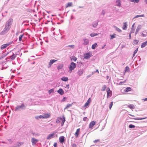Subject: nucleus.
<instances>
[{
    "mask_svg": "<svg viewBox=\"0 0 147 147\" xmlns=\"http://www.w3.org/2000/svg\"><path fill=\"white\" fill-rule=\"evenodd\" d=\"M61 120L62 118L61 117H58L57 119L56 122L57 123H60Z\"/></svg>",
    "mask_w": 147,
    "mask_h": 147,
    "instance_id": "obj_25",
    "label": "nucleus"
},
{
    "mask_svg": "<svg viewBox=\"0 0 147 147\" xmlns=\"http://www.w3.org/2000/svg\"><path fill=\"white\" fill-rule=\"evenodd\" d=\"M76 145L75 144H73L72 145V147H76Z\"/></svg>",
    "mask_w": 147,
    "mask_h": 147,
    "instance_id": "obj_56",
    "label": "nucleus"
},
{
    "mask_svg": "<svg viewBox=\"0 0 147 147\" xmlns=\"http://www.w3.org/2000/svg\"><path fill=\"white\" fill-rule=\"evenodd\" d=\"M72 5V3L71 2L68 3L66 5V8L68 7H71Z\"/></svg>",
    "mask_w": 147,
    "mask_h": 147,
    "instance_id": "obj_28",
    "label": "nucleus"
},
{
    "mask_svg": "<svg viewBox=\"0 0 147 147\" xmlns=\"http://www.w3.org/2000/svg\"><path fill=\"white\" fill-rule=\"evenodd\" d=\"M130 1L134 3H138L139 2V0H131Z\"/></svg>",
    "mask_w": 147,
    "mask_h": 147,
    "instance_id": "obj_39",
    "label": "nucleus"
},
{
    "mask_svg": "<svg viewBox=\"0 0 147 147\" xmlns=\"http://www.w3.org/2000/svg\"><path fill=\"white\" fill-rule=\"evenodd\" d=\"M90 57V55L88 53H86L84 55V58L85 59H87L89 58Z\"/></svg>",
    "mask_w": 147,
    "mask_h": 147,
    "instance_id": "obj_16",
    "label": "nucleus"
},
{
    "mask_svg": "<svg viewBox=\"0 0 147 147\" xmlns=\"http://www.w3.org/2000/svg\"><path fill=\"white\" fill-rule=\"evenodd\" d=\"M23 144L22 142H19L18 143V146H21Z\"/></svg>",
    "mask_w": 147,
    "mask_h": 147,
    "instance_id": "obj_47",
    "label": "nucleus"
},
{
    "mask_svg": "<svg viewBox=\"0 0 147 147\" xmlns=\"http://www.w3.org/2000/svg\"><path fill=\"white\" fill-rule=\"evenodd\" d=\"M134 25H135V24H133V25H132V28H134Z\"/></svg>",
    "mask_w": 147,
    "mask_h": 147,
    "instance_id": "obj_63",
    "label": "nucleus"
},
{
    "mask_svg": "<svg viewBox=\"0 0 147 147\" xmlns=\"http://www.w3.org/2000/svg\"><path fill=\"white\" fill-rule=\"evenodd\" d=\"M59 140L61 143H63L65 141L64 137L63 136H61L59 138Z\"/></svg>",
    "mask_w": 147,
    "mask_h": 147,
    "instance_id": "obj_13",
    "label": "nucleus"
},
{
    "mask_svg": "<svg viewBox=\"0 0 147 147\" xmlns=\"http://www.w3.org/2000/svg\"><path fill=\"white\" fill-rule=\"evenodd\" d=\"M10 27L6 25H5V27L3 30L1 32L0 34L1 35H3L6 33L9 30Z\"/></svg>",
    "mask_w": 147,
    "mask_h": 147,
    "instance_id": "obj_1",
    "label": "nucleus"
},
{
    "mask_svg": "<svg viewBox=\"0 0 147 147\" xmlns=\"http://www.w3.org/2000/svg\"><path fill=\"white\" fill-rule=\"evenodd\" d=\"M91 101V98H89L86 102L84 105V107H87L88 106L90 103Z\"/></svg>",
    "mask_w": 147,
    "mask_h": 147,
    "instance_id": "obj_7",
    "label": "nucleus"
},
{
    "mask_svg": "<svg viewBox=\"0 0 147 147\" xmlns=\"http://www.w3.org/2000/svg\"><path fill=\"white\" fill-rule=\"evenodd\" d=\"M96 72H97L98 73H99V71L98 69L96 70Z\"/></svg>",
    "mask_w": 147,
    "mask_h": 147,
    "instance_id": "obj_62",
    "label": "nucleus"
},
{
    "mask_svg": "<svg viewBox=\"0 0 147 147\" xmlns=\"http://www.w3.org/2000/svg\"><path fill=\"white\" fill-rule=\"evenodd\" d=\"M9 45V44H4L1 45V49L3 50L4 49L6 48L7 46H8Z\"/></svg>",
    "mask_w": 147,
    "mask_h": 147,
    "instance_id": "obj_14",
    "label": "nucleus"
},
{
    "mask_svg": "<svg viewBox=\"0 0 147 147\" xmlns=\"http://www.w3.org/2000/svg\"><path fill=\"white\" fill-rule=\"evenodd\" d=\"M51 115L50 114L45 113L44 114V117L45 118H47L50 117Z\"/></svg>",
    "mask_w": 147,
    "mask_h": 147,
    "instance_id": "obj_18",
    "label": "nucleus"
},
{
    "mask_svg": "<svg viewBox=\"0 0 147 147\" xmlns=\"http://www.w3.org/2000/svg\"><path fill=\"white\" fill-rule=\"evenodd\" d=\"M76 64L73 62H72L70 64L69 67V69L71 71L72 70L74 69L76 67Z\"/></svg>",
    "mask_w": 147,
    "mask_h": 147,
    "instance_id": "obj_2",
    "label": "nucleus"
},
{
    "mask_svg": "<svg viewBox=\"0 0 147 147\" xmlns=\"http://www.w3.org/2000/svg\"><path fill=\"white\" fill-rule=\"evenodd\" d=\"M107 97L108 98L109 97H110L112 95V92L110 90V88H107Z\"/></svg>",
    "mask_w": 147,
    "mask_h": 147,
    "instance_id": "obj_4",
    "label": "nucleus"
},
{
    "mask_svg": "<svg viewBox=\"0 0 147 147\" xmlns=\"http://www.w3.org/2000/svg\"><path fill=\"white\" fill-rule=\"evenodd\" d=\"M135 127V125L132 124H130L129 125V127L130 128H134Z\"/></svg>",
    "mask_w": 147,
    "mask_h": 147,
    "instance_id": "obj_42",
    "label": "nucleus"
},
{
    "mask_svg": "<svg viewBox=\"0 0 147 147\" xmlns=\"http://www.w3.org/2000/svg\"><path fill=\"white\" fill-rule=\"evenodd\" d=\"M131 33H130L129 34V39H131Z\"/></svg>",
    "mask_w": 147,
    "mask_h": 147,
    "instance_id": "obj_59",
    "label": "nucleus"
},
{
    "mask_svg": "<svg viewBox=\"0 0 147 147\" xmlns=\"http://www.w3.org/2000/svg\"><path fill=\"white\" fill-rule=\"evenodd\" d=\"M98 35V34L94 33H92L90 34V36L92 37H94L95 36H97Z\"/></svg>",
    "mask_w": 147,
    "mask_h": 147,
    "instance_id": "obj_34",
    "label": "nucleus"
},
{
    "mask_svg": "<svg viewBox=\"0 0 147 147\" xmlns=\"http://www.w3.org/2000/svg\"><path fill=\"white\" fill-rule=\"evenodd\" d=\"M61 79L63 81H67L68 80V78L67 77H63L61 78Z\"/></svg>",
    "mask_w": 147,
    "mask_h": 147,
    "instance_id": "obj_30",
    "label": "nucleus"
},
{
    "mask_svg": "<svg viewBox=\"0 0 147 147\" xmlns=\"http://www.w3.org/2000/svg\"><path fill=\"white\" fill-rule=\"evenodd\" d=\"M39 118H42L43 119H44V116L40 115V116H39Z\"/></svg>",
    "mask_w": 147,
    "mask_h": 147,
    "instance_id": "obj_57",
    "label": "nucleus"
},
{
    "mask_svg": "<svg viewBox=\"0 0 147 147\" xmlns=\"http://www.w3.org/2000/svg\"><path fill=\"white\" fill-rule=\"evenodd\" d=\"M113 102H112L110 103V104H109V106L110 109H111V108L112 107L113 105Z\"/></svg>",
    "mask_w": 147,
    "mask_h": 147,
    "instance_id": "obj_40",
    "label": "nucleus"
},
{
    "mask_svg": "<svg viewBox=\"0 0 147 147\" xmlns=\"http://www.w3.org/2000/svg\"><path fill=\"white\" fill-rule=\"evenodd\" d=\"M54 91L53 89H51V90H50L49 91V94H51L52 92H53Z\"/></svg>",
    "mask_w": 147,
    "mask_h": 147,
    "instance_id": "obj_45",
    "label": "nucleus"
},
{
    "mask_svg": "<svg viewBox=\"0 0 147 147\" xmlns=\"http://www.w3.org/2000/svg\"><path fill=\"white\" fill-rule=\"evenodd\" d=\"M135 30V28H131V32H130V33H134V32Z\"/></svg>",
    "mask_w": 147,
    "mask_h": 147,
    "instance_id": "obj_43",
    "label": "nucleus"
},
{
    "mask_svg": "<svg viewBox=\"0 0 147 147\" xmlns=\"http://www.w3.org/2000/svg\"><path fill=\"white\" fill-rule=\"evenodd\" d=\"M84 45H88L89 43V40L88 39H84Z\"/></svg>",
    "mask_w": 147,
    "mask_h": 147,
    "instance_id": "obj_19",
    "label": "nucleus"
},
{
    "mask_svg": "<svg viewBox=\"0 0 147 147\" xmlns=\"http://www.w3.org/2000/svg\"><path fill=\"white\" fill-rule=\"evenodd\" d=\"M97 47V45L96 43H95L92 46V48L93 49H94L96 47Z\"/></svg>",
    "mask_w": 147,
    "mask_h": 147,
    "instance_id": "obj_27",
    "label": "nucleus"
},
{
    "mask_svg": "<svg viewBox=\"0 0 147 147\" xmlns=\"http://www.w3.org/2000/svg\"><path fill=\"white\" fill-rule=\"evenodd\" d=\"M115 35H116V34H114L113 35H110V36H111V39H113V38H115Z\"/></svg>",
    "mask_w": 147,
    "mask_h": 147,
    "instance_id": "obj_36",
    "label": "nucleus"
},
{
    "mask_svg": "<svg viewBox=\"0 0 147 147\" xmlns=\"http://www.w3.org/2000/svg\"><path fill=\"white\" fill-rule=\"evenodd\" d=\"M57 144L56 143H55L53 145L54 146V147H57Z\"/></svg>",
    "mask_w": 147,
    "mask_h": 147,
    "instance_id": "obj_58",
    "label": "nucleus"
},
{
    "mask_svg": "<svg viewBox=\"0 0 147 147\" xmlns=\"http://www.w3.org/2000/svg\"><path fill=\"white\" fill-rule=\"evenodd\" d=\"M57 92L58 93L61 95H63L64 94V92L61 88L59 90L57 91Z\"/></svg>",
    "mask_w": 147,
    "mask_h": 147,
    "instance_id": "obj_17",
    "label": "nucleus"
},
{
    "mask_svg": "<svg viewBox=\"0 0 147 147\" xmlns=\"http://www.w3.org/2000/svg\"><path fill=\"white\" fill-rule=\"evenodd\" d=\"M55 133H53V134H50L49 135L47 138V140L50 139L53 137L54 135H55Z\"/></svg>",
    "mask_w": 147,
    "mask_h": 147,
    "instance_id": "obj_10",
    "label": "nucleus"
},
{
    "mask_svg": "<svg viewBox=\"0 0 147 147\" xmlns=\"http://www.w3.org/2000/svg\"><path fill=\"white\" fill-rule=\"evenodd\" d=\"M144 17V14H142V15H137L134 18H138V17Z\"/></svg>",
    "mask_w": 147,
    "mask_h": 147,
    "instance_id": "obj_37",
    "label": "nucleus"
},
{
    "mask_svg": "<svg viewBox=\"0 0 147 147\" xmlns=\"http://www.w3.org/2000/svg\"><path fill=\"white\" fill-rule=\"evenodd\" d=\"M65 121V117L64 116H63V117L62 120V121L61 123V126H62L63 125Z\"/></svg>",
    "mask_w": 147,
    "mask_h": 147,
    "instance_id": "obj_29",
    "label": "nucleus"
},
{
    "mask_svg": "<svg viewBox=\"0 0 147 147\" xmlns=\"http://www.w3.org/2000/svg\"><path fill=\"white\" fill-rule=\"evenodd\" d=\"M23 36V34L20 35L19 37V40L20 41H21L22 39Z\"/></svg>",
    "mask_w": 147,
    "mask_h": 147,
    "instance_id": "obj_46",
    "label": "nucleus"
},
{
    "mask_svg": "<svg viewBox=\"0 0 147 147\" xmlns=\"http://www.w3.org/2000/svg\"><path fill=\"white\" fill-rule=\"evenodd\" d=\"M25 106L24 104L23 103H22L21 105L17 106L15 109V110L16 111H18L20 109H23V108Z\"/></svg>",
    "mask_w": 147,
    "mask_h": 147,
    "instance_id": "obj_3",
    "label": "nucleus"
},
{
    "mask_svg": "<svg viewBox=\"0 0 147 147\" xmlns=\"http://www.w3.org/2000/svg\"><path fill=\"white\" fill-rule=\"evenodd\" d=\"M92 25L93 27L94 28H95L98 25V22H95L93 23Z\"/></svg>",
    "mask_w": 147,
    "mask_h": 147,
    "instance_id": "obj_33",
    "label": "nucleus"
},
{
    "mask_svg": "<svg viewBox=\"0 0 147 147\" xmlns=\"http://www.w3.org/2000/svg\"><path fill=\"white\" fill-rule=\"evenodd\" d=\"M100 142V140L99 139L95 140L93 141V142L94 143H96L97 142Z\"/></svg>",
    "mask_w": 147,
    "mask_h": 147,
    "instance_id": "obj_48",
    "label": "nucleus"
},
{
    "mask_svg": "<svg viewBox=\"0 0 147 147\" xmlns=\"http://www.w3.org/2000/svg\"><path fill=\"white\" fill-rule=\"evenodd\" d=\"M145 2H146V3L147 4V0H145Z\"/></svg>",
    "mask_w": 147,
    "mask_h": 147,
    "instance_id": "obj_64",
    "label": "nucleus"
},
{
    "mask_svg": "<svg viewBox=\"0 0 147 147\" xmlns=\"http://www.w3.org/2000/svg\"><path fill=\"white\" fill-rule=\"evenodd\" d=\"M138 51V48H137L134 52L133 57H134L135 56V54L137 53Z\"/></svg>",
    "mask_w": 147,
    "mask_h": 147,
    "instance_id": "obj_44",
    "label": "nucleus"
},
{
    "mask_svg": "<svg viewBox=\"0 0 147 147\" xmlns=\"http://www.w3.org/2000/svg\"><path fill=\"white\" fill-rule=\"evenodd\" d=\"M129 67L128 66H127L125 68V71H128L129 70Z\"/></svg>",
    "mask_w": 147,
    "mask_h": 147,
    "instance_id": "obj_50",
    "label": "nucleus"
},
{
    "mask_svg": "<svg viewBox=\"0 0 147 147\" xmlns=\"http://www.w3.org/2000/svg\"><path fill=\"white\" fill-rule=\"evenodd\" d=\"M84 72V70L83 69H80L77 72L79 76H81L83 73Z\"/></svg>",
    "mask_w": 147,
    "mask_h": 147,
    "instance_id": "obj_9",
    "label": "nucleus"
},
{
    "mask_svg": "<svg viewBox=\"0 0 147 147\" xmlns=\"http://www.w3.org/2000/svg\"><path fill=\"white\" fill-rule=\"evenodd\" d=\"M31 141L33 145H35L36 144V142L38 141V140L34 138H32L31 139Z\"/></svg>",
    "mask_w": 147,
    "mask_h": 147,
    "instance_id": "obj_8",
    "label": "nucleus"
},
{
    "mask_svg": "<svg viewBox=\"0 0 147 147\" xmlns=\"http://www.w3.org/2000/svg\"><path fill=\"white\" fill-rule=\"evenodd\" d=\"M8 141H9V142L11 144L12 142L13 141L11 139H8Z\"/></svg>",
    "mask_w": 147,
    "mask_h": 147,
    "instance_id": "obj_54",
    "label": "nucleus"
},
{
    "mask_svg": "<svg viewBox=\"0 0 147 147\" xmlns=\"http://www.w3.org/2000/svg\"><path fill=\"white\" fill-rule=\"evenodd\" d=\"M125 82H126V80H125L123 82H120L119 84L122 85L123 84L125 83Z\"/></svg>",
    "mask_w": 147,
    "mask_h": 147,
    "instance_id": "obj_51",
    "label": "nucleus"
},
{
    "mask_svg": "<svg viewBox=\"0 0 147 147\" xmlns=\"http://www.w3.org/2000/svg\"><path fill=\"white\" fill-rule=\"evenodd\" d=\"M96 123V122L95 121H91L89 125V127L92 128L94 125Z\"/></svg>",
    "mask_w": 147,
    "mask_h": 147,
    "instance_id": "obj_5",
    "label": "nucleus"
},
{
    "mask_svg": "<svg viewBox=\"0 0 147 147\" xmlns=\"http://www.w3.org/2000/svg\"><path fill=\"white\" fill-rule=\"evenodd\" d=\"M142 35L143 37H145L146 36V34H144L143 33H142Z\"/></svg>",
    "mask_w": 147,
    "mask_h": 147,
    "instance_id": "obj_61",
    "label": "nucleus"
},
{
    "mask_svg": "<svg viewBox=\"0 0 147 147\" xmlns=\"http://www.w3.org/2000/svg\"><path fill=\"white\" fill-rule=\"evenodd\" d=\"M141 25H139L138 27H137V28L136 29V32L135 33V35H136L137 33L141 29Z\"/></svg>",
    "mask_w": 147,
    "mask_h": 147,
    "instance_id": "obj_15",
    "label": "nucleus"
},
{
    "mask_svg": "<svg viewBox=\"0 0 147 147\" xmlns=\"http://www.w3.org/2000/svg\"><path fill=\"white\" fill-rule=\"evenodd\" d=\"M73 103H72L71 104H67V105L66 106V107L64 109V110L65 111V109H68L69 107H71L72 106V105L73 104Z\"/></svg>",
    "mask_w": 147,
    "mask_h": 147,
    "instance_id": "obj_26",
    "label": "nucleus"
},
{
    "mask_svg": "<svg viewBox=\"0 0 147 147\" xmlns=\"http://www.w3.org/2000/svg\"><path fill=\"white\" fill-rule=\"evenodd\" d=\"M68 47H71L72 48H74V45H71L68 46Z\"/></svg>",
    "mask_w": 147,
    "mask_h": 147,
    "instance_id": "obj_52",
    "label": "nucleus"
},
{
    "mask_svg": "<svg viewBox=\"0 0 147 147\" xmlns=\"http://www.w3.org/2000/svg\"><path fill=\"white\" fill-rule=\"evenodd\" d=\"M131 90V88L130 87H127L125 89L126 92L130 91Z\"/></svg>",
    "mask_w": 147,
    "mask_h": 147,
    "instance_id": "obj_32",
    "label": "nucleus"
},
{
    "mask_svg": "<svg viewBox=\"0 0 147 147\" xmlns=\"http://www.w3.org/2000/svg\"><path fill=\"white\" fill-rule=\"evenodd\" d=\"M147 45V40L145 42L142 43L141 46V48H143L145 47Z\"/></svg>",
    "mask_w": 147,
    "mask_h": 147,
    "instance_id": "obj_22",
    "label": "nucleus"
},
{
    "mask_svg": "<svg viewBox=\"0 0 147 147\" xmlns=\"http://www.w3.org/2000/svg\"><path fill=\"white\" fill-rule=\"evenodd\" d=\"M35 118L37 119H39V116H37Z\"/></svg>",
    "mask_w": 147,
    "mask_h": 147,
    "instance_id": "obj_60",
    "label": "nucleus"
},
{
    "mask_svg": "<svg viewBox=\"0 0 147 147\" xmlns=\"http://www.w3.org/2000/svg\"><path fill=\"white\" fill-rule=\"evenodd\" d=\"M139 40H138L135 39L134 41V44H136L138 43Z\"/></svg>",
    "mask_w": 147,
    "mask_h": 147,
    "instance_id": "obj_41",
    "label": "nucleus"
},
{
    "mask_svg": "<svg viewBox=\"0 0 147 147\" xmlns=\"http://www.w3.org/2000/svg\"><path fill=\"white\" fill-rule=\"evenodd\" d=\"M116 30L117 31L119 32H121V30L119 28H116Z\"/></svg>",
    "mask_w": 147,
    "mask_h": 147,
    "instance_id": "obj_53",
    "label": "nucleus"
},
{
    "mask_svg": "<svg viewBox=\"0 0 147 147\" xmlns=\"http://www.w3.org/2000/svg\"><path fill=\"white\" fill-rule=\"evenodd\" d=\"M106 88H107V87L105 85H103V86L102 87V88L101 89V90L102 91L105 90Z\"/></svg>",
    "mask_w": 147,
    "mask_h": 147,
    "instance_id": "obj_38",
    "label": "nucleus"
},
{
    "mask_svg": "<svg viewBox=\"0 0 147 147\" xmlns=\"http://www.w3.org/2000/svg\"><path fill=\"white\" fill-rule=\"evenodd\" d=\"M16 57V55H15L14 54H13L12 55L10 56V58L11 60H13Z\"/></svg>",
    "mask_w": 147,
    "mask_h": 147,
    "instance_id": "obj_23",
    "label": "nucleus"
},
{
    "mask_svg": "<svg viewBox=\"0 0 147 147\" xmlns=\"http://www.w3.org/2000/svg\"><path fill=\"white\" fill-rule=\"evenodd\" d=\"M87 119V118L86 117H84L83 119L84 121H86Z\"/></svg>",
    "mask_w": 147,
    "mask_h": 147,
    "instance_id": "obj_55",
    "label": "nucleus"
},
{
    "mask_svg": "<svg viewBox=\"0 0 147 147\" xmlns=\"http://www.w3.org/2000/svg\"><path fill=\"white\" fill-rule=\"evenodd\" d=\"M80 129H78L76 131V132L75 133L74 135L76 138L78 137V135L80 134Z\"/></svg>",
    "mask_w": 147,
    "mask_h": 147,
    "instance_id": "obj_11",
    "label": "nucleus"
},
{
    "mask_svg": "<svg viewBox=\"0 0 147 147\" xmlns=\"http://www.w3.org/2000/svg\"><path fill=\"white\" fill-rule=\"evenodd\" d=\"M63 64H60L58 66L57 69H61L63 67Z\"/></svg>",
    "mask_w": 147,
    "mask_h": 147,
    "instance_id": "obj_35",
    "label": "nucleus"
},
{
    "mask_svg": "<svg viewBox=\"0 0 147 147\" xmlns=\"http://www.w3.org/2000/svg\"><path fill=\"white\" fill-rule=\"evenodd\" d=\"M145 118H134V119L135 120H140L144 119Z\"/></svg>",
    "mask_w": 147,
    "mask_h": 147,
    "instance_id": "obj_49",
    "label": "nucleus"
},
{
    "mask_svg": "<svg viewBox=\"0 0 147 147\" xmlns=\"http://www.w3.org/2000/svg\"><path fill=\"white\" fill-rule=\"evenodd\" d=\"M57 61V60L55 59H52L51 60L49 63V67H51L52 65L54 62H55Z\"/></svg>",
    "mask_w": 147,
    "mask_h": 147,
    "instance_id": "obj_12",
    "label": "nucleus"
},
{
    "mask_svg": "<svg viewBox=\"0 0 147 147\" xmlns=\"http://www.w3.org/2000/svg\"><path fill=\"white\" fill-rule=\"evenodd\" d=\"M127 107L131 109H134L135 108V106L133 104H130L127 106Z\"/></svg>",
    "mask_w": 147,
    "mask_h": 147,
    "instance_id": "obj_20",
    "label": "nucleus"
},
{
    "mask_svg": "<svg viewBox=\"0 0 147 147\" xmlns=\"http://www.w3.org/2000/svg\"><path fill=\"white\" fill-rule=\"evenodd\" d=\"M127 28V24L126 22L123 23V29L124 30H126Z\"/></svg>",
    "mask_w": 147,
    "mask_h": 147,
    "instance_id": "obj_21",
    "label": "nucleus"
},
{
    "mask_svg": "<svg viewBox=\"0 0 147 147\" xmlns=\"http://www.w3.org/2000/svg\"><path fill=\"white\" fill-rule=\"evenodd\" d=\"M13 21V20L12 19H9L6 22V25L8 26L9 27L12 24Z\"/></svg>",
    "mask_w": 147,
    "mask_h": 147,
    "instance_id": "obj_6",
    "label": "nucleus"
},
{
    "mask_svg": "<svg viewBox=\"0 0 147 147\" xmlns=\"http://www.w3.org/2000/svg\"><path fill=\"white\" fill-rule=\"evenodd\" d=\"M77 60V58L74 56H73L71 58V61H76Z\"/></svg>",
    "mask_w": 147,
    "mask_h": 147,
    "instance_id": "obj_31",
    "label": "nucleus"
},
{
    "mask_svg": "<svg viewBox=\"0 0 147 147\" xmlns=\"http://www.w3.org/2000/svg\"><path fill=\"white\" fill-rule=\"evenodd\" d=\"M116 3H117V5L119 6L120 7L121 6V2L120 1V0H117L116 1Z\"/></svg>",
    "mask_w": 147,
    "mask_h": 147,
    "instance_id": "obj_24",
    "label": "nucleus"
}]
</instances>
